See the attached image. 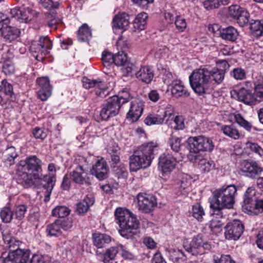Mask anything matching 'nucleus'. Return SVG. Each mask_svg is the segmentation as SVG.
I'll return each instance as SVG.
<instances>
[{
    "instance_id": "f8f14e48",
    "label": "nucleus",
    "mask_w": 263,
    "mask_h": 263,
    "mask_svg": "<svg viewBox=\"0 0 263 263\" xmlns=\"http://www.w3.org/2000/svg\"><path fill=\"white\" fill-rule=\"evenodd\" d=\"M72 226V222L68 219H57L47 226L46 232L50 236H59L62 234L63 230L67 231Z\"/></svg>"
},
{
    "instance_id": "f3484780",
    "label": "nucleus",
    "mask_w": 263,
    "mask_h": 263,
    "mask_svg": "<svg viewBox=\"0 0 263 263\" xmlns=\"http://www.w3.org/2000/svg\"><path fill=\"white\" fill-rule=\"evenodd\" d=\"M37 96L42 101H46L51 95L52 86L48 77H43L37 79Z\"/></svg>"
},
{
    "instance_id": "7ed1b4c3",
    "label": "nucleus",
    "mask_w": 263,
    "mask_h": 263,
    "mask_svg": "<svg viewBox=\"0 0 263 263\" xmlns=\"http://www.w3.org/2000/svg\"><path fill=\"white\" fill-rule=\"evenodd\" d=\"M119 234L126 239H132L137 234L140 222L135 215L128 210L118 208L115 212Z\"/></svg>"
},
{
    "instance_id": "2f4dec72",
    "label": "nucleus",
    "mask_w": 263,
    "mask_h": 263,
    "mask_svg": "<svg viewBox=\"0 0 263 263\" xmlns=\"http://www.w3.org/2000/svg\"><path fill=\"white\" fill-rule=\"evenodd\" d=\"M94 202L93 198L86 196L82 201L77 204L76 212L79 215H84L87 212L89 207L93 204Z\"/></svg>"
},
{
    "instance_id": "58836bf2",
    "label": "nucleus",
    "mask_w": 263,
    "mask_h": 263,
    "mask_svg": "<svg viewBox=\"0 0 263 263\" xmlns=\"http://www.w3.org/2000/svg\"><path fill=\"white\" fill-rule=\"evenodd\" d=\"M250 29L256 36H261L263 33V21L251 20Z\"/></svg>"
},
{
    "instance_id": "412c9836",
    "label": "nucleus",
    "mask_w": 263,
    "mask_h": 263,
    "mask_svg": "<svg viewBox=\"0 0 263 263\" xmlns=\"http://www.w3.org/2000/svg\"><path fill=\"white\" fill-rule=\"evenodd\" d=\"M144 102L142 100H135L130 103L128 112L126 115L127 119L132 122L137 121L143 113Z\"/></svg>"
},
{
    "instance_id": "dca6fc26",
    "label": "nucleus",
    "mask_w": 263,
    "mask_h": 263,
    "mask_svg": "<svg viewBox=\"0 0 263 263\" xmlns=\"http://www.w3.org/2000/svg\"><path fill=\"white\" fill-rule=\"evenodd\" d=\"M73 183L79 185H90L91 184L89 178L90 175L80 165H77L73 171L69 173Z\"/></svg>"
},
{
    "instance_id": "338daca9",
    "label": "nucleus",
    "mask_w": 263,
    "mask_h": 263,
    "mask_svg": "<svg viewBox=\"0 0 263 263\" xmlns=\"http://www.w3.org/2000/svg\"><path fill=\"white\" fill-rule=\"evenodd\" d=\"M219 0H206L203 3V6L206 10L216 9L220 7Z\"/></svg>"
},
{
    "instance_id": "49530a36",
    "label": "nucleus",
    "mask_w": 263,
    "mask_h": 263,
    "mask_svg": "<svg viewBox=\"0 0 263 263\" xmlns=\"http://www.w3.org/2000/svg\"><path fill=\"white\" fill-rule=\"evenodd\" d=\"M234 120L238 124H239L240 126L242 127L246 130L248 132L251 131L252 128V125L251 123L248 122V121L246 120L241 114H235Z\"/></svg>"
},
{
    "instance_id": "a878e982",
    "label": "nucleus",
    "mask_w": 263,
    "mask_h": 263,
    "mask_svg": "<svg viewBox=\"0 0 263 263\" xmlns=\"http://www.w3.org/2000/svg\"><path fill=\"white\" fill-rule=\"evenodd\" d=\"M129 16L126 13L116 15L112 20V28L126 30L129 25Z\"/></svg>"
},
{
    "instance_id": "2eb2a0df",
    "label": "nucleus",
    "mask_w": 263,
    "mask_h": 263,
    "mask_svg": "<svg viewBox=\"0 0 263 263\" xmlns=\"http://www.w3.org/2000/svg\"><path fill=\"white\" fill-rule=\"evenodd\" d=\"M240 169L243 175L251 178L257 177L262 171V168L257 162L249 160L241 163Z\"/></svg>"
},
{
    "instance_id": "0eeeda50",
    "label": "nucleus",
    "mask_w": 263,
    "mask_h": 263,
    "mask_svg": "<svg viewBox=\"0 0 263 263\" xmlns=\"http://www.w3.org/2000/svg\"><path fill=\"white\" fill-rule=\"evenodd\" d=\"M128 101V98L122 96H115L102 106L100 116L103 120H107L119 112L121 106Z\"/></svg>"
},
{
    "instance_id": "864d4df0",
    "label": "nucleus",
    "mask_w": 263,
    "mask_h": 263,
    "mask_svg": "<svg viewBox=\"0 0 263 263\" xmlns=\"http://www.w3.org/2000/svg\"><path fill=\"white\" fill-rule=\"evenodd\" d=\"M3 237L5 242L8 245L7 247L9 248L10 250L9 252H11L12 250H14L17 248H18L20 243L18 241H16L13 238L5 236L4 233H3Z\"/></svg>"
},
{
    "instance_id": "c756f323",
    "label": "nucleus",
    "mask_w": 263,
    "mask_h": 263,
    "mask_svg": "<svg viewBox=\"0 0 263 263\" xmlns=\"http://www.w3.org/2000/svg\"><path fill=\"white\" fill-rule=\"evenodd\" d=\"M239 33L237 29L232 26H229L220 30L219 36L223 40L231 42H235Z\"/></svg>"
},
{
    "instance_id": "3c124183",
    "label": "nucleus",
    "mask_w": 263,
    "mask_h": 263,
    "mask_svg": "<svg viewBox=\"0 0 263 263\" xmlns=\"http://www.w3.org/2000/svg\"><path fill=\"white\" fill-rule=\"evenodd\" d=\"M249 18L250 14L249 12L243 8L241 13H240V15L236 20L240 26L243 27L248 23Z\"/></svg>"
},
{
    "instance_id": "13d9d810",
    "label": "nucleus",
    "mask_w": 263,
    "mask_h": 263,
    "mask_svg": "<svg viewBox=\"0 0 263 263\" xmlns=\"http://www.w3.org/2000/svg\"><path fill=\"white\" fill-rule=\"evenodd\" d=\"M32 134L35 138L44 140L47 136L48 132L43 128L35 127L32 129Z\"/></svg>"
},
{
    "instance_id": "393cba45",
    "label": "nucleus",
    "mask_w": 263,
    "mask_h": 263,
    "mask_svg": "<svg viewBox=\"0 0 263 263\" xmlns=\"http://www.w3.org/2000/svg\"><path fill=\"white\" fill-rule=\"evenodd\" d=\"M108 170L106 164L104 161L98 160L92 166L91 174L100 180H102L107 177Z\"/></svg>"
},
{
    "instance_id": "a19ab883",
    "label": "nucleus",
    "mask_w": 263,
    "mask_h": 263,
    "mask_svg": "<svg viewBox=\"0 0 263 263\" xmlns=\"http://www.w3.org/2000/svg\"><path fill=\"white\" fill-rule=\"evenodd\" d=\"M223 134L234 139H238L240 134L238 130L233 125H224L222 127Z\"/></svg>"
},
{
    "instance_id": "69168bd1",
    "label": "nucleus",
    "mask_w": 263,
    "mask_h": 263,
    "mask_svg": "<svg viewBox=\"0 0 263 263\" xmlns=\"http://www.w3.org/2000/svg\"><path fill=\"white\" fill-rule=\"evenodd\" d=\"M223 223L220 220H214L211 221L210 224L211 230L214 232H219L222 230Z\"/></svg>"
},
{
    "instance_id": "4d7b16f0",
    "label": "nucleus",
    "mask_w": 263,
    "mask_h": 263,
    "mask_svg": "<svg viewBox=\"0 0 263 263\" xmlns=\"http://www.w3.org/2000/svg\"><path fill=\"white\" fill-rule=\"evenodd\" d=\"M246 148L260 156H263V149L256 143L248 141L246 143Z\"/></svg>"
},
{
    "instance_id": "473e14b6",
    "label": "nucleus",
    "mask_w": 263,
    "mask_h": 263,
    "mask_svg": "<svg viewBox=\"0 0 263 263\" xmlns=\"http://www.w3.org/2000/svg\"><path fill=\"white\" fill-rule=\"evenodd\" d=\"M93 245L98 248H102L106 243L111 241V237L106 234L94 233L92 235Z\"/></svg>"
},
{
    "instance_id": "e433bc0d",
    "label": "nucleus",
    "mask_w": 263,
    "mask_h": 263,
    "mask_svg": "<svg viewBox=\"0 0 263 263\" xmlns=\"http://www.w3.org/2000/svg\"><path fill=\"white\" fill-rule=\"evenodd\" d=\"M167 143L171 149L175 153H179L183 145L182 138L171 135L168 139Z\"/></svg>"
},
{
    "instance_id": "5fc2aeb1",
    "label": "nucleus",
    "mask_w": 263,
    "mask_h": 263,
    "mask_svg": "<svg viewBox=\"0 0 263 263\" xmlns=\"http://www.w3.org/2000/svg\"><path fill=\"white\" fill-rule=\"evenodd\" d=\"M0 87L2 88V95L4 93L11 98L12 97L14 93L13 91V87L11 84L4 80L2 81V86H0ZM2 97L3 98V96H2Z\"/></svg>"
},
{
    "instance_id": "a211bd4d",
    "label": "nucleus",
    "mask_w": 263,
    "mask_h": 263,
    "mask_svg": "<svg viewBox=\"0 0 263 263\" xmlns=\"http://www.w3.org/2000/svg\"><path fill=\"white\" fill-rule=\"evenodd\" d=\"M10 14L12 18H15L21 22L28 23L34 16H36L37 13L29 8H20L15 7L11 9Z\"/></svg>"
},
{
    "instance_id": "8fccbe9b",
    "label": "nucleus",
    "mask_w": 263,
    "mask_h": 263,
    "mask_svg": "<svg viewBox=\"0 0 263 263\" xmlns=\"http://www.w3.org/2000/svg\"><path fill=\"white\" fill-rule=\"evenodd\" d=\"M191 214L198 221H201L203 216L205 214L203 208L199 204H196L193 205Z\"/></svg>"
},
{
    "instance_id": "bf43d9fd",
    "label": "nucleus",
    "mask_w": 263,
    "mask_h": 263,
    "mask_svg": "<svg viewBox=\"0 0 263 263\" xmlns=\"http://www.w3.org/2000/svg\"><path fill=\"white\" fill-rule=\"evenodd\" d=\"M175 24L176 29L179 32H183L186 27V22L185 18L180 15L175 16Z\"/></svg>"
},
{
    "instance_id": "ddd939ff",
    "label": "nucleus",
    "mask_w": 263,
    "mask_h": 263,
    "mask_svg": "<svg viewBox=\"0 0 263 263\" xmlns=\"http://www.w3.org/2000/svg\"><path fill=\"white\" fill-rule=\"evenodd\" d=\"M30 255L29 249L17 248L9 252L2 263H27Z\"/></svg>"
},
{
    "instance_id": "052dcab7",
    "label": "nucleus",
    "mask_w": 263,
    "mask_h": 263,
    "mask_svg": "<svg viewBox=\"0 0 263 263\" xmlns=\"http://www.w3.org/2000/svg\"><path fill=\"white\" fill-rule=\"evenodd\" d=\"M47 17V18L49 19L47 22V25L48 27L56 29L57 28V25L61 22V19L56 17V13L54 15L49 13Z\"/></svg>"
},
{
    "instance_id": "aec40b11",
    "label": "nucleus",
    "mask_w": 263,
    "mask_h": 263,
    "mask_svg": "<svg viewBox=\"0 0 263 263\" xmlns=\"http://www.w3.org/2000/svg\"><path fill=\"white\" fill-rule=\"evenodd\" d=\"M176 158L170 154H163L159 158V167L163 174L172 172L176 165Z\"/></svg>"
},
{
    "instance_id": "4c0bfd02",
    "label": "nucleus",
    "mask_w": 263,
    "mask_h": 263,
    "mask_svg": "<svg viewBox=\"0 0 263 263\" xmlns=\"http://www.w3.org/2000/svg\"><path fill=\"white\" fill-rule=\"evenodd\" d=\"M102 60L104 65V68H106V71L105 72H109L108 70H109L112 66L114 63V55L108 52L104 51L102 55Z\"/></svg>"
},
{
    "instance_id": "423d86ee",
    "label": "nucleus",
    "mask_w": 263,
    "mask_h": 263,
    "mask_svg": "<svg viewBox=\"0 0 263 263\" xmlns=\"http://www.w3.org/2000/svg\"><path fill=\"white\" fill-rule=\"evenodd\" d=\"M183 247L185 251L192 256L204 254V251H209L212 249L211 243L204 241L201 234L194 236L191 241L184 239Z\"/></svg>"
},
{
    "instance_id": "9b49d317",
    "label": "nucleus",
    "mask_w": 263,
    "mask_h": 263,
    "mask_svg": "<svg viewBox=\"0 0 263 263\" xmlns=\"http://www.w3.org/2000/svg\"><path fill=\"white\" fill-rule=\"evenodd\" d=\"M137 199L138 209L144 213H150L157 204L156 198L151 194L140 193L137 196Z\"/></svg>"
},
{
    "instance_id": "72a5a7b5",
    "label": "nucleus",
    "mask_w": 263,
    "mask_h": 263,
    "mask_svg": "<svg viewBox=\"0 0 263 263\" xmlns=\"http://www.w3.org/2000/svg\"><path fill=\"white\" fill-rule=\"evenodd\" d=\"M148 17V14L144 12L138 14L133 22L134 29L138 30H144L147 24Z\"/></svg>"
},
{
    "instance_id": "a18cd8bd",
    "label": "nucleus",
    "mask_w": 263,
    "mask_h": 263,
    "mask_svg": "<svg viewBox=\"0 0 263 263\" xmlns=\"http://www.w3.org/2000/svg\"><path fill=\"white\" fill-rule=\"evenodd\" d=\"M27 208L25 204H19L15 206L13 211L15 218L18 220H22L25 217Z\"/></svg>"
},
{
    "instance_id": "e2e57ef3",
    "label": "nucleus",
    "mask_w": 263,
    "mask_h": 263,
    "mask_svg": "<svg viewBox=\"0 0 263 263\" xmlns=\"http://www.w3.org/2000/svg\"><path fill=\"white\" fill-rule=\"evenodd\" d=\"M15 68L13 63L10 61H5L3 65V71L6 75H11L14 73Z\"/></svg>"
},
{
    "instance_id": "1a4fd4ad",
    "label": "nucleus",
    "mask_w": 263,
    "mask_h": 263,
    "mask_svg": "<svg viewBox=\"0 0 263 263\" xmlns=\"http://www.w3.org/2000/svg\"><path fill=\"white\" fill-rule=\"evenodd\" d=\"M52 47V42L48 36H42L40 37L38 42L31 44L30 51L37 60L41 61L49 52Z\"/></svg>"
},
{
    "instance_id": "f704fd0d",
    "label": "nucleus",
    "mask_w": 263,
    "mask_h": 263,
    "mask_svg": "<svg viewBox=\"0 0 263 263\" xmlns=\"http://www.w3.org/2000/svg\"><path fill=\"white\" fill-rule=\"evenodd\" d=\"M18 156L16 149L14 146L7 147L3 153L4 161L8 165L11 166L14 164V160Z\"/></svg>"
},
{
    "instance_id": "0e129e2a",
    "label": "nucleus",
    "mask_w": 263,
    "mask_h": 263,
    "mask_svg": "<svg viewBox=\"0 0 263 263\" xmlns=\"http://www.w3.org/2000/svg\"><path fill=\"white\" fill-rule=\"evenodd\" d=\"M243 8L239 5H232L229 8V14L233 18L236 19L240 15V13H241Z\"/></svg>"
},
{
    "instance_id": "20e7f679",
    "label": "nucleus",
    "mask_w": 263,
    "mask_h": 263,
    "mask_svg": "<svg viewBox=\"0 0 263 263\" xmlns=\"http://www.w3.org/2000/svg\"><path fill=\"white\" fill-rule=\"evenodd\" d=\"M21 183L26 188L34 186L46 190L45 201L49 200L52 189L55 185L56 178L54 175H42L39 173H22L19 179Z\"/></svg>"
},
{
    "instance_id": "4468645a",
    "label": "nucleus",
    "mask_w": 263,
    "mask_h": 263,
    "mask_svg": "<svg viewBox=\"0 0 263 263\" xmlns=\"http://www.w3.org/2000/svg\"><path fill=\"white\" fill-rule=\"evenodd\" d=\"M42 161L35 155L27 157L19 162V165L24 170L30 172L31 173H39L40 174H42Z\"/></svg>"
},
{
    "instance_id": "cd10ccee",
    "label": "nucleus",
    "mask_w": 263,
    "mask_h": 263,
    "mask_svg": "<svg viewBox=\"0 0 263 263\" xmlns=\"http://www.w3.org/2000/svg\"><path fill=\"white\" fill-rule=\"evenodd\" d=\"M20 30L15 27L7 26L3 27L2 35L6 42H11L17 39L20 34Z\"/></svg>"
},
{
    "instance_id": "9d476101",
    "label": "nucleus",
    "mask_w": 263,
    "mask_h": 263,
    "mask_svg": "<svg viewBox=\"0 0 263 263\" xmlns=\"http://www.w3.org/2000/svg\"><path fill=\"white\" fill-rule=\"evenodd\" d=\"M245 227L241 221L234 219L224 227V236L228 240H238L242 235Z\"/></svg>"
},
{
    "instance_id": "37998d69",
    "label": "nucleus",
    "mask_w": 263,
    "mask_h": 263,
    "mask_svg": "<svg viewBox=\"0 0 263 263\" xmlns=\"http://www.w3.org/2000/svg\"><path fill=\"white\" fill-rule=\"evenodd\" d=\"M231 77L237 81H242L246 79L247 73L245 69L241 67H236L230 72Z\"/></svg>"
},
{
    "instance_id": "6e6d98bb",
    "label": "nucleus",
    "mask_w": 263,
    "mask_h": 263,
    "mask_svg": "<svg viewBox=\"0 0 263 263\" xmlns=\"http://www.w3.org/2000/svg\"><path fill=\"white\" fill-rule=\"evenodd\" d=\"M40 4L43 8L49 10L57 9L60 5L58 2L52 0H40Z\"/></svg>"
},
{
    "instance_id": "6ab92c4d",
    "label": "nucleus",
    "mask_w": 263,
    "mask_h": 263,
    "mask_svg": "<svg viewBox=\"0 0 263 263\" xmlns=\"http://www.w3.org/2000/svg\"><path fill=\"white\" fill-rule=\"evenodd\" d=\"M231 97L247 105H253L256 98L251 90L242 88L238 90H232L230 92Z\"/></svg>"
},
{
    "instance_id": "79ce46f5",
    "label": "nucleus",
    "mask_w": 263,
    "mask_h": 263,
    "mask_svg": "<svg viewBox=\"0 0 263 263\" xmlns=\"http://www.w3.org/2000/svg\"><path fill=\"white\" fill-rule=\"evenodd\" d=\"M29 263H60L57 260L52 261L51 258L48 256H43L34 254L32 255Z\"/></svg>"
},
{
    "instance_id": "6e6552de",
    "label": "nucleus",
    "mask_w": 263,
    "mask_h": 263,
    "mask_svg": "<svg viewBox=\"0 0 263 263\" xmlns=\"http://www.w3.org/2000/svg\"><path fill=\"white\" fill-rule=\"evenodd\" d=\"M190 153L198 154L201 152H211L214 145L211 139L204 136L190 137L187 139Z\"/></svg>"
},
{
    "instance_id": "39448f33",
    "label": "nucleus",
    "mask_w": 263,
    "mask_h": 263,
    "mask_svg": "<svg viewBox=\"0 0 263 263\" xmlns=\"http://www.w3.org/2000/svg\"><path fill=\"white\" fill-rule=\"evenodd\" d=\"M157 147V144L153 142L145 143L138 147L129 158L130 171L137 172L150 166Z\"/></svg>"
},
{
    "instance_id": "680f3d73",
    "label": "nucleus",
    "mask_w": 263,
    "mask_h": 263,
    "mask_svg": "<svg viewBox=\"0 0 263 263\" xmlns=\"http://www.w3.org/2000/svg\"><path fill=\"white\" fill-rule=\"evenodd\" d=\"M174 122L175 125L173 128L175 130H183L185 128L184 118L182 116H176L174 119Z\"/></svg>"
},
{
    "instance_id": "bb28decb",
    "label": "nucleus",
    "mask_w": 263,
    "mask_h": 263,
    "mask_svg": "<svg viewBox=\"0 0 263 263\" xmlns=\"http://www.w3.org/2000/svg\"><path fill=\"white\" fill-rule=\"evenodd\" d=\"M172 116L173 114L167 110H165L162 115L150 114L145 119L144 123L147 125L162 124L167 116L170 118Z\"/></svg>"
},
{
    "instance_id": "603ef678",
    "label": "nucleus",
    "mask_w": 263,
    "mask_h": 263,
    "mask_svg": "<svg viewBox=\"0 0 263 263\" xmlns=\"http://www.w3.org/2000/svg\"><path fill=\"white\" fill-rule=\"evenodd\" d=\"M112 171L118 178H126L128 175V172L124 164H120L119 166H112Z\"/></svg>"
},
{
    "instance_id": "f03ea898",
    "label": "nucleus",
    "mask_w": 263,
    "mask_h": 263,
    "mask_svg": "<svg viewBox=\"0 0 263 263\" xmlns=\"http://www.w3.org/2000/svg\"><path fill=\"white\" fill-rule=\"evenodd\" d=\"M236 194L237 189L234 185H224L215 191L213 197L210 199V206L216 218H222V209L233 208Z\"/></svg>"
},
{
    "instance_id": "ea45409f",
    "label": "nucleus",
    "mask_w": 263,
    "mask_h": 263,
    "mask_svg": "<svg viewBox=\"0 0 263 263\" xmlns=\"http://www.w3.org/2000/svg\"><path fill=\"white\" fill-rule=\"evenodd\" d=\"M70 210L66 206H57L52 210V214L53 216L58 217L60 219H64L70 213Z\"/></svg>"
},
{
    "instance_id": "5701e85b",
    "label": "nucleus",
    "mask_w": 263,
    "mask_h": 263,
    "mask_svg": "<svg viewBox=\"0 0 263 263\" xmlns=\"http://www.w3.org/2000/svg\"><path fill=\"white\" fill-rule=\"evenodd\" d=\"M257 199L255 187L253 186L249 187L244 195L242 208L249 211H251L252 210L254 209V204Z\"/></svg>"
},
{
    "instance_id": "c03bdc74",
    "label": "nucleus",
    "mask_w": 263,
    "mask_h": 263,
    "mask_svg": "<svg viewBox=\"0 0 263 263\" xmlns=\"http://www.w3.org/2000/svg\"><path fill=\"white\" fill-rule=\"evenodd\" d=\"M199 168L203 173H209L216 169V164L213 160H203L199 163Z\"/></svg>"
},
{
    "instance_id": "f257e3e1",
    "label": "nucleus",
    "mask_w": 263,
    "mask_h": 263,
    "mask_svg": "<svg viewBox=\"0 0 263 263\" xmlns=\"http://www.w3.org/2000/svg\"><path fill=\"white\" fill-rule=\"evenodd\" d=\"M217 67L209 69L206 68L194 70L189 77L190 85L194 91L199 96L209 94V87L213 84L219 85L224 80L230 65L226 60L217 62Z\"/></svg>"
},
{
    "instance_id": "774afa93",
    "label": "nucleus",
    "mask_w": 263,
    "mask_h": 263,
    "mask_svg": "<svg viewBox=\"0 0 263 263\" xmlns=\"http://www.w3.org/2000/svg\"><path fill=\"white\" fill-rule=\"evenodd\" d=\"M214 263H235L229 255H221L220 258L214 257Z\"/></svg>"
},
{
    "instance_id": "7c9ffc66",
    "label": "nucleus",
    "mask_w": 263,
    "mask_h": 263,
    "mask_svg": "<svg viewBox=\"0 0 263 263\" xmlns=\"http://www.w3.org/2000/svg\"><path fill=\"white\" fill-rule=\"evenodd\" d=\"M119 247L122 248V245L111 247L106 249L102 255L103 262L104 263H112L120 251Z\"/></svg>"
},
{
    "instance_id": "4be33fe9",
    "label": "nucleus",
    "mask_w": 263,
    "mask_h": 263,
    "mask_svg": "<svg viewBox=\"0 0 263 263\" xmlns=\"http://www.w3.org/2000/svg\"><path fill=\"white\" fill-rule=\"evenodd\" d=\"M82 82L84 87L86 89L95 87L100 89L99 91H96V94L98 96L102 97L103 95H105L104 92L106 91V86L100 79L94 80L83 78Z\"/></svg>"
},
{
    "instance_id": "c85d7f7f",
    "label": "nucleus",
    "mask_w": 263,
    "mask_h": 263,
    "mask_svg": "<svg viewBox=\"0 0 263 263\" xmlns=\"http://www.w3.org/2000/svg\"><path fill=\"white\" fill-rule=\"evenodd\" d=\"M172 95L176 98L187 97L190 93L180 81H174L171 85Z\"/></svg>"
},
{
    "instance_id": "c9c22d12",
    "label": "nucleus",
    "mask_w": 263,
    "mask_h": 263,
    "mask_svg": "<svg viewBox=\"0 0 263 263\" xmlns=\"http://www.w3.org/2000/svg\"><path fill=\"white\" fill-rule=\"evenodd\" d=\"M91 37V31L87 24H83L79 29L77 34L78 40L80 42H86Z\"/></svg>"
},
{
    "instance_id": "09e8293b",
    "label": "nucleus",
    "mask_w": 263,
    "mask_h": 263,
    "mask_svg": "<svg viewBox=\"0 0 263 263\" xmlns=\"http://www.w3.org/2000/svg\"><path fill=\"white\" fill-rule=\"evenodd\" d=\"M114 64L118 66H124L127 62V54L121 51L114 55Z\"/></svg>"
},
{
    "instance_id": "b1692460",
    "label": "nucleus",
    "mask_w": 263,
    "mask_h": 263,
    "mask_svg": "<svg viewBox=\"0 0 263 263\" xmlns=\"http://www.w3.org/2000/svg\"><path fill=\"white\" fill-rule=\"evenodd\" d=\"M136 78L146 84H149L154 77V71L153 68L149 66H141L140 69L135 73Z\"/></svg>"
},
{
    "instance_id": "de8ad7c7",
    "label": "nucleus",
    "mask_w": 263,
    "mask_h": 263,
    "mask_svg": "<svg viewBox=\"0 0 263 263\" xmlns=\"http://www.w3.org/2000/svg\"><path fill=\"white\" fill-rule=\"evenodd\" d=\"M13 212L8 207L3 208L0 212L1 218L2 221L5 223L10 222L13 218Z\"/></svg>"
}]
</instances>
